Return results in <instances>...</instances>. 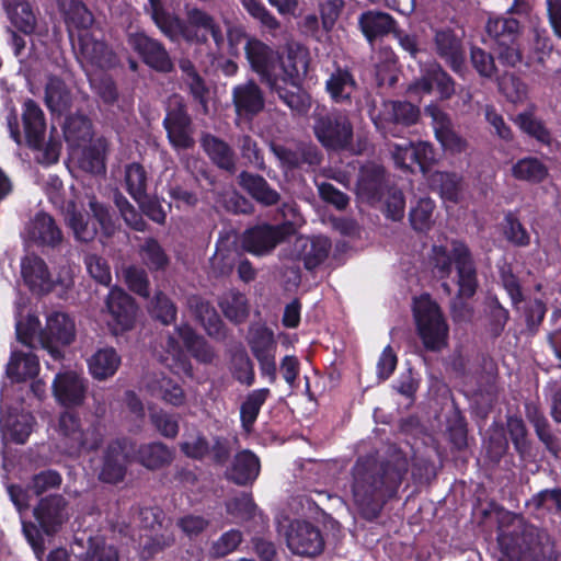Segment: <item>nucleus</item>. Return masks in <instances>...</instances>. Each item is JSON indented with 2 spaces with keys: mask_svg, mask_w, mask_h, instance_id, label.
Instances as JSON below:
<instances>
[{
  "mask_svg": "<svg viewBox=\"0 0 561 561\" xmlns=\"http://www.w3.org/2000/svg\"><path fill=\"white\" fill-rule=\"evenodd\" d=\"M389 188L386 168L374 161L360 165L356 180V195L358 199L368 205H376L382 201Z\"/></svg>",
  "mask_w": 561,
  "mask_h": 561,
  "instance_id": "2eb2a0df",
  "label": "nucleus"
},
{
  "mask_svg": "<svg viewBox=\"0 0 561 561\" xmlns=\"http://www.w3.org/2000/svg\"><path fill=\"white\" fill-rule=\"evenodd\" d=\"M529 421L538 439L545 445L546 449L553 456H557L561 450L560 440L553 434L548 419L543 414L535 412L533 415H529Z\"/></svg>",
  "mask_w": 561,
  "mask_h": 561,
  "instance_id": "bf43d9fd",
  "label": "nucleus"
},
{
  "mask_svg": "<svg viewBox=\"0 0 561 561\" xmlns=\"http://www.w3.org/2000/svg\"><path fill=\"white\" fill-rule=\"evenodd\" d=\"M162 126L171 147L175 150L192 149L195 145L193 122L183 96L178 93L172 94L165 102Z\"/></svg>",
  "mask_w": 561,
  "mask_h": 561,
  "instance_id": "9d476101",
  "label": "nucleus"
},
{
  "mask_svg": "<svg viewBox=\"0 0 561 561\" xmlns=\"http://www.w3.org/2000/svg\"><path fill=\"white\" fill-rule=\"evenodd\" d=\"M485 31L492 41V48L501 65L504 67H515L522 61L518 45L520 25L516 19H490L486 23Z\"/></svg>",
  "mask_w": 561,
  "mask_h": 561,
  "instance_id": "1a4fd4ad",
  "label": "nucleus"
},
{
  "mask_svg": "<svg viewBox=\"0 0 561 561\" xmlns=\"http://www.w3.org/2000/svg\"><path fill=\"white\" fill-rule=\"evenodd\" d=\"M195 314L209 336L218 340L226 336L225 323L208 301H198L195 306Z\"/></svg>",
  "mask_w": 561,
  "mask_h": 561,
  "instance_id": "37998d69",
  "label": "nucleus"
},
{
  "mask_svg": "<svg viewBox=\"0 0 561 561\" xmlns=\"http://www.w3.org/2000/svg\"><path fill=\"white\" fill-rule=\"evenodd\" d=\"M126 191L135 199L139 201L147 193V172L145 168L133 162L125 168Z\"/></svg>",
  "mask_w": 561,
  "mask_h": 561,
  "instance_id": "680f3d73",
  "label": "nucleus"
},
{
  "mask_svg": "<svg viewBox=\"0 0 561 561\" xmlns=\"http://www.w3.org/2000/svg\"><path fill=\"white\" fill-rule=\"evenodd\" d=\"M174 450L162 442L140 444L135 450L133 459L150 471L169 467L174 460Z\"/></svg>",
  "mask_w": 561,
  "mask_h": 561,
  "instance_id": "cd10ccee",
  "label": "nucleus"
},
{
  "mask_svg": "<svg viewBox=\"0 0 561 561\" xmlns=\"http://www.w3.org/2000/svg\"><path fill=\"white\" fill-rule=\"evenodd\" d=\"M140 255L145 265L151 272H163L170 264V257L165 250L154 238H147L140 247Z\"/></svg>",
  "mask_w": 561,
  "mask_h": 561,
  "instance_id": "09e8293b",
  "label": "nucleus"
},
{
  "mask_svg": "<svg viewBox=\"0 0 561 561\" xmlns=\"http://www.w3.org/2000/svg\"><path fill=\"white\" fill-rule=\"evenodd\" d=\"M38 357L28 352L12 351L5 366L7 377L15 383L35 378L39 373Z\"/></svg>",
  "mask_w": 561,
  "mask_h": 561,
  "instance_id": "473e14b6",
  "label": "nucleus"
},
{
  "mask_svg": "<svg viewBox=\"0 0 561 561\" xmlns=\"http://www.w3.org/2000/svg\"><path fill=\"white\" fill-rule=\"evenodd\" d=\"M432 183L437 186L443 199L458 203L461 194V178L453 172H436L432 176Z\"/></svg>",
  "mask_w": 561,
  "mask_h": 561,
  "instance_id": "4d7b16f0",
  "label": "nucleus"
},
{
  "mask_svg": "<svg viewBox=\"0 0 561 561\" xmlns=\"http://www.w3.org/2000/svg\"><path fill=\"white\" fill-rule=\"evenodd\" d=\"M201 145L210 161L218 169L230 174L236 173V153L228 142L215 135L205 134L201 138Z\"/></svg>",
  "mask_w": 561,
  "mask_h": 561,
  "instance_id": "2f4dec72",
  "label": "nucleus"
},
{
  "mask_svg": "<svg viewBox=\"0 0 561 561\" xmlns=\"http://www.w3.org/2000/svg\"><path fill=\"white\" fill-rule=\"evenodd\" d=\"M125 439H114L110 442L103 453L102 467L99 479L102 482L117 484L122 482L127 471V455Z\"/></svg>",
  "mask_w": 561,
  "mask_h": 561,
  "instance_id": "4be33fe9",
  "label": "nucleus"
},
{
  "mask_svg": "<svg viewBox=\"0 0 561 561\" xmlns=\"http://www.w3.org/2000/svg\"><path fill=\"white\" fill-rule=\"evenodd\" d=\"M64 136L70 147H81L92 141V121L84 114H73L66 117L64 124Z\"/></svg>",
  "mask_w": 561,
  "mask_h": 561,
  "instance_id": "e433bc0d",
  "label": "nucleus"
},
{
  "mask_svg": "<svg viewBox=\"0 0 561 561\" xmlns=\"http://www.w3.org/2000/svg\"><path fill=\"white\" fill-rule=\"evenodd\" d=\"M220 307L225 317L234 323L243 322L249 316L247 297L239 291L230 293Z\"/></svg>",
  "mask_w": 561,
  "mask_h": 561,
  "instance_id": "e2e57ef3",
  "label": "nucleus"
},
{
  "mask_svg": "<svg viewBox=\"0 0 561 561\" xmlns=\"http://www.w3.org/2000/svg\"><path fill=\"white\" fill-rule=\"evenodd\" d=\"M357 89V81L347 68L336 67L325 82V90L331 100L341 105H351Z\"/></svg>",
  "mask_w": 561,
  "mask_h": 561,
  "instance_id": "7c9ffc66",
  "label": "nucleus"
},
{
  "mask_svg": "<svg viewBox=\"0 0 561 561\" xmlns=\"http://www.w3.org/2000/svg\"><path fill=\"white\" fill-rule=\"evenodd\" d=\"M65 12V22L69 30H88L94 22L93 13L85 2H58Z\"/></svg>",
  "mask_w": 561,
  "mask_h": 561,
  "instance_id": "49530a36",
  "label": "nucleus"
},
{
  "mask_svg": "<svg viewBox=\"0 0 561 561\" xmlns=\"http://www.w3.org/2000/svg\"><path fill=\"white\" fill-rule=\"evenodd\" d=\"M180 451L188 459L203 461L210 454V443L202 433L197 432L179 444Z\"/></svg>",
  "mask_w": 561,
  "mask_h": 561,
  "instance_id": "69168bd1",
  "label": "nucleus"
},
{
  "mask_svg": "<svg viewBox=\"0 0 561 561\" xmlns=\"http://www.w3.org/2000/svg\"><path fill=\"white\" fill-rule=\"evenodd\" d=\"M313 134L324 149L345 151L353 145L354 127L346 113L332 108L313 117Z\"/></svg>",
  "mask_w": 561,
  "mask_h": 561,
  "instance_id": "6e6552de",
  "label": "nucleus"
},
{
  "mask_svg": "<svg viewBox=\"0 0 561 561\" xmlns=\"http://www.w3.org/2000/svg\"><path fill=\"white\" fill-rule=\"evenodd\" d=\"M22 122L26 146L32 150H41L45 139L46 119L43 110L33 99L22 104Z\"/></svg>",
  "mask_w": 561,
  "mask_h": 561,
  "instance_id": "393cba45",
  "label": "nucleus"
},
{
  "mask_svg": "<svg viewBox=\"0 0 561 561\" xmlns=\"http://www.w3.org/2000/svg\"><path fill=\"white\" fill-rule=\"evenodd\" d=\"M289 550L301 557H316L324 550L325 541L321 529L307 520L290 523L286 534Z\"/></svg>",
  "mask_w": 561,
  "mask_h": 561,
  "instance_id": "dca6fc26",
  "label": "nucleus"
},
{
  "mask_svg": "<svg viewBox=\"0 0 561 561\" xmlns=\"http://www.w3.org/2000/svg\"><path fill=\"white\" fill-rule=\"evenodd\" d=\"M89 211L96 224L100 234L104 238H111L115 234L117 227L111 207L99 202L95 197L88 203Z\"/></svg>",
  "mask_w": 561,
  "mask_h": 561,
  "instance_id": "603ef678",
  "label": "nucleus"
},
{
  "mask_svg": "<svg viewBox=\"0 0 561 561\" xmlns=\"http://www.w3.org/2000/svg\"><path fill=\"white\" fill-rule=\"evenodd\" d=\"M76 339L75 321L65 312L54 311L46 319L39 341L49 355L59 360L64 358L61 347L70 345Z\"/></svg>",
  "mask_w": 561,
  "mask_h": 561,
  "instance_id": "f8f14e48",
  "label": "nucleus"
},
{
  "mask_svg": "<svg viewBox=\"0 0 561 561\" xmlns=\"http://www.w3.org/2000/svg\"><path fill=\"white\" fill-rule=\"evenodd\" d=\"M27 238L38 247L56 249L64 240L62 231L55 219L45 211H38L26 227Z\"/></svg>",
  "mask_w": 561,
  "mask_h": 561,
  "instance_id": "a878e982",
  "label": "nucleus"
},
{
  "mask_svg": "<svg viewBox=\"0 0 561 561\" xmlns=\"http://www.w3.org/2000/svg\"><path fill=\"white\" fill-rule=\"evenodd\" d=\"M457 297L471 299L478 290L477 266L468 245L456 249Z\"/></svg>",
  "mask_w": 561,
  "mask_h": 561,
  "instance_id": "b1692460",
  "label": "nucleus"
},
{
  "mask_svg": "<svg viewBox=\"0 0 561 561\" xmlns=\"http://www.w3.org/2000/svg\"><path fill=\"white\" fill-rule=\"evenodd\" d=\"M69 502L60 493H50L37 499L32 506L31 519H22V534L36 559L46 553L45 538H54L69 520Z\"/></svg>",
  "mask_w": 561,
  "mask_h": 561,
  "instance_id": "f03ea898",
  "label": "nucleus"
},
{
  "mask_svg": "<svg viewBox=\"0 0 561 561\" xmlns=\"http://www.w3.org/2000/svg\"><path fill=\"white\" fill-rule=\"evenodd\" d=\"M87 390L85 379L73 371L59 373L53 381V393L56 401L67 409L82 405Z\"/></svg>",
  "mask_w": 561,
  "mask_h": 561,
  "instance_id": "6ab92c4d",
  "label": "nucleus"
},
{
  "mask_svg": "<svg viewBox=\"0 0 561 561\" xmlns=\"http://www.w3.org/2000/svg\"><path fill=\"white\" fill-rule=\"evenodd\" d=\"M291 233L293 225L290 222L278 225L268 222L256 224L243 231L241 248L254 256H265L271 254Z\"/></svg>",
  "mask_w": 561,
  "mask_h": 561,
  "instance_id": "9b49d317",
  "label": "nucleus"
},
{
  "mask_svg": "<svg viewBox=\"0 0 561 561\" xmlns=\"http://www.w3.org/2000/svg\"><path fill=\"white\" fill-rule=\"evenodd\" d=\"M413 317L416 332L424 348L428 352H440L448 345L449 328L440 307L423 294L413 302Z\"/></svg>",
  "mask_w": 561,
  "mask_h": 561,
  "instance_id": "39448f33",
  "label": "nucleus"
},
{
  "mask_svg": "<svg viewBox=\"0 0 561 561\" xmlns=\"http://www.w3.org/2000/svg\"><path fill=\"white\" fill-rule=\"evenodd\" d=\"M434 209L435 205L431 198H420L409 214L411 227L417 232H427L432 228Z\"/></svg>",
  "mask_w": 561,
  "mask_h": 561,
  "instance_id": "0e129e2a",
  "label": "nucleus"
},
{
  "mask_svg": "<svg viewBox=\"0 0 561 561\" xmlns=\"http://www.w3.org/2000/svg\"><path fill=\"white\" fill-rule=\"evenodd\" d=\"M527 505L549 515H561V488L540 490L527 501Z\"/></svg>",
  "mask_w": 561,
  "mask_h": 561,
  "instance_id": "5fc2aeb1",
  "label": "nucleus"
},
{
  "mask_svg": "<svg viewBox=\"0 0 561 561\" xmlns=\"http://www.w3.org/2000/svg\"><path fill=\"white\" fill-rule=\"evenodd\" d=\"M507 432L512 444L520 458L529 456L531 443L528 439V430L520 416L512 415L506 421Z\"/></svg>",
  "mask_w": 561,
  "mask_h": 561,
  "instance_id": "6e6d98bb",
  "label": "nucleus"
},
{
  "mask_svg": "<svg viewBox=\"0 0 561 561\" xmlns=\"http://www.w3.org/2000/svg\"><path fill=\"white\" fill-rule=\"evenodd\" d=\"M408 470V458L401 451L385 460L371 454L356 459L351 470V491L364 519L373 522L380 516L387 502L397 496Z\"/></svg>",
  "mask_w": 561,
  "mask_h": 561,
  "instance_id": "f257e3e1",
  "label": "nucleus"
},
{
  "mask_svg": "<svg viewBox=\"0 0 561 561\" xmlns=\"http://www.w3.org/2000/svg\"><path fill=\"white\" fill-rule=\"evenodd\" d=\"M467 245L462 241H453L451 250L444 245H433L431 261L439 278H448L453 272V265L456 267V249Z\"/></svg>",
  "mask_w": 561,
  "mask_h": 561,
  "instance_id": "de8ad7c7",
  "label": "nucleus"
},
{
  "mask_svg": "<svg viewBox=\"0 0 561 561\" xmlns=\"http://www.w3.org/2000/svg\"><path fill=\"white\" fill-rule=\"evenodd\" d=\"M4 9L14 27L23 34L30 35L36 27V15L31 2H3Z\"/></svg>",
  "mask_w": 561,
  "mask_h": 561,
  "instance_id": "a19ab883",
  "label": "nucleus"
},
{
  "mask_svg": "<svg viewBox=\"0 0 561 561\" xmlns=\"http://www.w3.org/2000/svg\"><path fill=\"white\" fill-rule=\"evenodd\" d=\"M271 150L286 173L318 167L323 159L319 148L311 142H299L294 147L273 144Z\"/></svg>",
  "mask_w": 561,
  "mask_h": 561,
  "instance_id": "f3484780",
  "label": "nucleus"
},
{
  "mask_svg": "<svg viewBox=\"0 0 561 561\" xmlns=\"http://www.w3.org/2000/svg\"><path fill=\"white\" fill-rule=\"evenodd\" d=\"M232 103L238 117L252 121L264 110L265 98L259 84L249 80L233 88Z\"/></svg>",
  "mask_w": 561,
  "mask_h": 561,
  "instance_id": "aec40b11",
  "label": "nucleus"
},
{
  "mask_svg": "<svg viewBox=\"0 0 561 561\" xmlns=\"http://www.w3.org/2000/svg\"><path fill=\"white\" fill-rule=\"evenodd\" d=\"M21 274L31 291L43 294L53 288V280L45 261L37 255H26L21 261Z\"/></svg>",
  "mask_w": 561,
  "mask_h": 561,
  "instance_id": "c85d7f7f",
  "label": "nucleus"
},
{
  "mask_svg": "<svg viewBox=\"0 0 561 561\" xmlns=\"http://www.w3.org/2000/svg\"><path fill=\"white\" fill-rule=\"evenodd\" d=\"M121 362V356L114 347L99 348L88 359L89 373L96 380H106L116 374Z\"/></svg>",
  "mask_w": 561,
  "mask_h": 561,
  "instance_id": "c9c22d12",
  "label": "nucleus"
},
{
  "mask_svg": "<svg viewBox=\"0 0 561 561\" xmlns=\"http://www.w3.org/2000/svg\"><path fill=\"white\" fill-rule=\"evenodd\" d=\"M79 53L80 61L95 69L110 70L119 62L116 53L104 41L89 33L79 35Z\"/></svg>",
  "mask_w": 561,
  "mask_h": 561,
  "instance_id": "a211bd4d",
  "label": "nucleus"
},
{
  "mask_svg": "<svg viewBox=\"0 0 561 561\" xmlns=\"http://www.w3.org/2000/svg\"><path fill=\"white\" fill-rule=\"evenodd\" d=\"M149 311L151 317L160 321L163 325H170L175 322L178 316L175 304L161 290L154 294Z\"/></svg>",
  "mask_w": 561,
  "mask_h": 561,
  "instance_id": "13d9d810",
  "label": "nucleus"
},
{
  "mask_svg": "<svg viewBox=\"0 0 561 561\" xmlns=\"http://www.w3.org/2000/svg\"><path fill=\"white\" fill-rule=\"evenodd\" d=\"M300 72L305 75L307 69H297V75L293 79H288L286 75H283L276 79L275 85H267L284 104L298 114L306 113L310 106L309 98L301 88Z\"/></svg>",
  "mask_w": 561,
  "mask_h": 561,
  "instance_id": "5701e85b",
  "label": "nucleus"
},
{
  "mask_svg": "<svg viewBox=\"0 0 561 561\" xmlns=\"http://www.w3.org/2000/svg\"><path fill=\"white\" fill-rule=\"evenodd\" d=\"M501 285L511 299L512 308L515 311L520 310L522 302L525 301V295L522 283L513 270L508 266L500 271Z\"/></svg>",
  "mask_w": 561,
  "mask_h": 561,
  "instance_id": "338daca9",
  "label": "nucleus"
},
{
  "mask_svg": "<svg viewBox=\"0 0 561 561\" xmlns=\"http://www.w3.org/2000/svg\"><path fill=\"white\" fill-rule=\"evenodd\" d=\"M62 484V476L55 469L41 470L34 473L28 481L32 494L39 499L47 492L59 490Z\"/></svg>",
  "mask_w": 561,
  "mask_h": 561,
  "instance_id": "864d4df0",
  "label": "nucleus"
},
{
  "mask_svg": "<svg viewBox=\"0 0 561 561\" xmlns=\"http://www.w3.org/2000/svg\"><path fill=\"white\" fill-rule=\"evenodd\" d=\"M358 23L371 45L390 33H397V22L389 13L368 11L360 15Z\"/></svg>",
  "mask_w": 561,
  "mask_h": 561,
  "instance_id": "72a5a7b5",
  "label": "nucleus"
},
{
  "mask_svg": "<svg viewBox=\"0 0 561 561\" xmlns=\"http://www.w3.org/2000/svg\"><path fill=\"white\" fill-rule=\"evenodd\" d=\"M331 242L328 238L317 237L310 242V248L304 254V266L308 271H313L320 266L329 256Z\"/></svg>",
  "mask_w": 561,
  "mask_h": 561,
  "instance_id": "774afa93",
  "label": "nucleus"
},
{
  "mask_svg": "<svg viewBox=\"0 0 561 561\" xmlns=\"http://www.w3.org/2000/svg\"><path fill=\"white\" fill-rule=\"evenodd\" d=\"M501 226L503 237L510 244L516 248H526L530 245V233L515 213L511 210L507 211L504 215Z\"/></svg>",
  "mask_w": 561,
  "mask_h": 561,
  "instance_id": "c03bdc74",
  "label": "nucleus"
},
{
  "mask_svg": "<svg viewBox=\"0 0 561 561\" xmlns=\"http://www.w3.org/2000/svg\"><path fill=\"white\" fill-rule=\"evenodd\" d=\"M437 55L445 60L456 73L465 68V51L461 39L450 28L439 30L434 37Z\"/></svg>",
  "mask_w": 561,
  "mask_h": 561,
  "instance_id": "bb28decb",
  "label": "nucleus"
},
{
  "mask_svg": "<svg viewBox=\"0 0 561 561\" xmlns=\"http://www.w3.org/2000/svg\"><path fill=\"white\" fill-rule=\"evenodd\" d=\"M516 125L520 130L538 142L550 146L552 136L545 123L537 118L531 112H522L515 118Z\"/></svg>",
  "mask_w": 561,
  "mask_h": 561,
  "instance_id": "8fccbe9b",
  "label": "nucleus"
},
{
  "mask_svg": "<svg viewBox=\"0 0 561 561\" xmlns=\"http://www.w3.org/2000/svg\"><path fill=\"white\" fill-rule=\"evenodd\" d=\"M230 371L236 381L247 387L255 382L254 364L245 350H237L231 355Z\"/></svg>",
  "mask_w": 561,
  "mask_h": 561,
  "instance_id": "3c124183",
  "label": "nucleus"
},
{
  "mask_svg": "<svg viewBox=\"0 0 561 561\" xmlns=\"http://www.w3.org/2000/svg\"><path fill=\"white\" fill-rule=\"evenodd\" d=\"M497 542L511 561H561V550L549 534L531 524L519 522L500 528Z\"/></svg>",
  "mask_w": 561,
  "mask_h": 561,
  "instance_id": "7ed1b4c3",
  "label": "nucleus"
},
{
  "mask_svg": "<svg viewBox=\"0 0 561 561\" xmlns=\"http://www.w3.org/2000/svg\"><path fill=\"white\" fill-rule=\"evenodd\" d=\"M514 179L530 184H540L549 175L548 167L537 157H524L518 159L512 167Z\"/></svg>",
  "mask_w": 561,
  "mask_h": 561,
  "instance_id": "ea45409f",
  "label": "nucleus"
},
{
  "mask_svg": "<svg viewBox=\"0 0 561 561\" xmlns=\"http://www.w3.org/2000/svg\"><path fill=\"white\" fill-rule=\"evenodd\" d=\"M228 515L248 522L254 518L257 510L252 493L241 492L239 495L228 500L225 503Z\"/></svg>",
  "mask_w": 561,
  "mask_h": 561,
  "instance_id": "052dcab7",
  "label": "nucleus"
},
{
  "mask_svg": "<svg viewBox=\"0 0 561 561\" xmlns=\"http://www.w3.org/2000/svg\"><path fill=\"white\" fill-rule=\"evenodd\" d=\"M271 397L268 388L250 391L240 405V422L244 431L251 432L259 417L262 407Z\"/></svg>",
  "mask_w": 561,
  "mask_h": 561,
  "instance_id": "58836bf2",
  "label": "nucleus"
},
{
  "mask_svg": "<svg viewBox=\"0 0 561 561\" xmlns=\"http://www.w3.org/2000/svg\"><path fill=\"white\" fill-rule=\"evenodd\" d=\"M368 105V116L383 137H399L403 128L415 125L420 118V108L409 101L385 100L377 108L371 100Z\"/></svg>",
  "mask_w": 561,
  "mask_h": 561,
  "instance_id": "0eeeda50",
  "label": "nucleus"
},
{
  "mask_svg": "<svg viewBox=\"0 0 561 561\" xmlns=\"http://www.w3.org/2000/svg\"><path fill=\"white\" fill-rule=\"evenodd\" d=\"M105 306L110 314L108 328L114 335L134 329L139 308L129 294L122 288L114 287L107 295Z\"/></svg>",
  "mask_w": 561,
  "mask_h": 561,
  "instance_id": "ddd939ff",
  "label": "nucleus"
},
{
  "mask_svg": "<svg viewBox=\"0 0 561 561\" xmlns=\"http://www.w3.org/2000/svg\"><path fill=\"white\" fill-rule=\"evenodd\" d=\"M510 318L508 309L501 304L497 296H490L486 301L485 319L486 330L492 337L496 339L502 335Z\"/></svg>",
  "mask_w": 561,
  "mask_h": 561,
  "instance_id": "79ce46f5",
  "label": "nucleus"
},
{
  "mask_svg": "<svg viewBox=\"0 0 561 561\" xmlns=\"http://www.w3.org/2000/svg\"><path fill=\"white\" fill-rule=\"evenodd\" d=\"M44 103L53 115L68 112L72 94L66 82L58 76H49L45 85Z\"/></svg>",
  "mask_w": 561,
  "mask_h": 561,
  "instance_id": "f704fd0d",
  "label": "nucleus"
},
{
  "mask_svg": "<svg viewBox=\"0 0 561 561\" xmlns=\"http://www.w3.org/2000/svg\"><path fill=\"white\" fill-rule=\"evenodd\" d=\"M261 472L260 458L250 449L238 451L225 471V478L239 486H251Z\"/></svg>",
  "mask_w": 561,
  "mask_h": 561,
  "instance_id": "412c9836",
  "label": "nucleus"
},
{
  "mask_svg": "<svg viewBox=\"0 0 561 561\" xmlns=\"http://www.w3.org/2000/svg\"><path fill=\"white\" fill-rule=\"evenodd\" d=\"M58 428L70 456L96 451L104 440V426L101 421L95 419L84 428L76 412H62L58 420Z\"/></svg>",
  "mask_w": 561,
  "mask_h": 561,
  "instance_id": "423d86ee",
  "label": "nucleus"
},
{
  "mask_svg": "<svg viewBox=\"0 0 561 561\" xmlns=\"http://www.w3.org/2000/svg\"><path fill=\"white\" fill-rule=\"evenodd\" d=\"M127 43L140 60L152 70L160 73L174 71V62L169 51L158 39L137 32L128 35Z\"/></svg>",
  "mask_w": 561,
  "mask_h": 561,
  "instance_id": "4468645a",
  "label": "nucleus"
},
{
  "mask_svg": "<svg viewBox=\"0 0 561 561\" xmlns=\"http://www.w3.org/2000/svg\"><path fill=\"white\" fill-rule=\"evenodd\" d=\"M68 226L72 230L77 241L89 243L93 241L100 230L90 213L73 210L69 215Z\"/></svg>",
  "mask_w": 561,
  "mask_h": 561,
  "instance_id": "a18cd8bd",
  "label": "nucleus"
},
{
  "mask_svg": "<svg viewBox=\"0 0 561 561\" xmlns=\"http://www.w3.org/2000/svg\"><path fill=\"white\" fill-rule=\"evenodd\" d=\"M243 48L252 71L266 85H275L276 79L283 75L293 79L297 75V69H308V54L299 45L288 46L285 54H280L253 37L247 41Z\"/></svg>",
  "mask_w": 561,
  "mask_h": 561,
  "instance_id": "20e7f679",
  "label": "nucleus"
},
{
  "mask_svg": "<svg viewBox=\"0 0 561 561\" xmlns=\"http://www.w3.org/2000/svg\"><path fill=\"white\" fill-rule=\"evenodd\" d=\"M108 152V142L104 137L90 141L80 159V167L85 172L100 175L106 172V156Z\"/></svg>",
  "mask_w": 561,
  "mask_h": 561,
  "instance_id": "4c0bfd02",
  "label": "nucleus"
},
{
  "mask_svg": "<svg viewBox=\"0 0 561 561\" xmlns=\"http://www.w3.org/2000/svg\"><path fill=\"white\" fill-rule=\"evenodd\" d=\"M238 183L244 192L263 207H272L280 202V194L260 174L242 171L238 175Z\"/></svg>",
  "mask_w": 561,
  "mask_h": 561,
  "instance_id": "c756f323",
  "label": "nucleus"
}]
</instances>
